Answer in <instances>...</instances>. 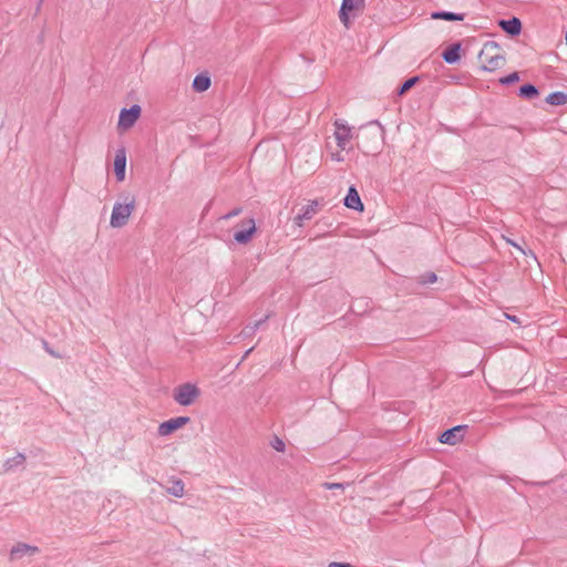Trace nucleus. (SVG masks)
I'll return each instance as SVG.
<instances>
[{"label":"nucleus","instance_id":"f257e3e1","mask_svg":"<svg viewBox=\"0 0 567 567\" xmlns=\"http://www.w3.org/2000/svg\"><path fill=\"white\" fill-rule=\"evenodd\" d=\"M478 56L483 61L481 70L485 72L501 69L506 61L501 47L494 41L486 42Z\"/></svg>","mask_w":567,"mask_h":567},{"label":"nucleus","instance_id":"f03ea898","mask_svg":"<svg viewBox=\"0 0 567 567\" xmlns=\"http://www.w3.org/2000/svg\"><path fill=\"white\" fill-rule=\"evenodd\" d=\"M122 203H115L113 206L110 224L114 228H121L128 221L130 216L135 209V196L131 194H124L121 196Z\"/></svg>","mask_w":567,"mask_h":567},{"label":"nucleus","instance_id":"7ed1b4c3","mask_svg":"<svg viewBox=\"0 0 567 567\" xmlns=\"http://www.w3.org/2000/svg\"><path fill=\"white\" fill-rule=\"evenodd\" d=\"M199 396V388L190 382L179 384L173 391V399L182 406L192 405Z\"/></svg>","mask_w":567,"mask_h":567},{"label":"nucleus","instance_id":"20e7f679","mask_svg":"<svg viewBox=\"0 0 567 567\" xmlns=\"http://www.w3.org/2000/svg\"><path fill=\"white\" fill-rule=\"evenodd\" d=\"M364 9V0H342L339 18L346 28L350 27L351 17L355 18Z\"/></svg>","mask_w":567,"mask_h":567},{"label":"nucleus","instance_id":"39448f33","mask_svg":"<svg viewBox=\"0 0 567 567\" xmlns=\"http://www.w3.org/2000/svg\"><path fill=\"white\" fill-rule=\"evenodd\" d=\"M141 106L137 104L132 105L130 109H122L120 112L118 127L127 130L132 127L141 116Z\"/></svg>","mask_w":567,"mask_h":567},{"label":"nucleus","instance_id":"423d86ee","mask_svg":"<svg viewBox=\"0 0 567 567\" xmlns=\"http://www.w3.org/2000/svg\"><path fill=\"white\" fill-rule=\"evenodd\" d=\"M190 422L189 416H177L164 421L158 426V434L167 436Z\"/></svg>","mask_w":567,"mask_h":567},{"label":"nucleus","instance_id":"0eeeda50","mask_svg":"<svg viewBox=\"0 0 567 567\" xmlns=\"http://www.w3.org/2000/svg\"><path fill=\"white\" fill-rule=\"evenodd\" d=\"M466 429V425H456L447 429L440 434L439 441L443 444L455 445L463 440Z\"/></svg>","mask_w":567,"mask_h":567},{"label":"nucleus","instance_id":"6e6552de","mask_svg":"<svg viewBox=\"0 0 567 567\" xmlns=\"http://www.w3.org/2000/svg\"><path fill=\"white\" fill-rule=\"evenodd\" d=\"M241 225L245 226L246 228L235 231L234 240L237 244L246 245L252 239V236L257 230L256 223H255L254 218H248V219L243 220Z\"/></svg>","mask_w":567,"mask_h":567},{"label":"nucleus","instance_id":"1a4fd4ad","mask_svg":"<svg viewBox=\"0 0 567 567\" xmlns=\"http://www.w3.org/2000/svg\"><path fill=\"white\" fill-rule=\"evenodd\" d=\"M334 126H336L334 136L337 140V145L341 150H346V145L349 142V140L351 138V127L349 125H347L346 123H343L341 120H337L334 122Z\"/></svg>","mask_w":567,"mask_h":567},{"label":"nucleus","instance_id":"9d476101","mask_svg":"<svg viewBox=\"0 0 567 567\" xmlns=\"http://www.w3.org/2000/svg\"><path fill=\"white\" fill-rule=\"evenodd\" d=\"M125 169H126V152L125 148H118L115 153L114 158V174L116 176L117 182H123L125 179Z\"/></svg>","mask_w":567,"mask_h":567},{"label":"nucleus","instance_id":"9b49d317","mask_svg":"<svg viewBox=\"0 0 567 567\" xmlns=\"http://www.w3.org/2000/svg\"><path fill=\"white\" fill-rule=\"evenodd\" d=\"M318 200H312L310 204L301 208V212L293 218V224L301 227L305 220H310L318 213Z\"/></svg>","mask_w":567,"mask_h":567},{"label":"nucleus","instance_id":"f8f14e48","mask_svg":"<svg viewBox=\"0 0 567 567\" xmlns=\"http://www.w3.org/2000/svg\"><path fill=\"white\" fill-rule=\"evenodd\" d=\"M343 204L346 207L357 210L363 212L364 205L360 198V195L355 188V186L351 185L348 189V194L343 199Z\"/></svg>","mask_w":567,"mask_h":567},{"label":"nucleus","instance_id":"ddd939ff","mask_svg":"<svg viewBox=\"0 0 567 567\" xmlns=\"http://www.w3.org/2000/svg\"><path fill=\"white\" fill-rule=\"evenodd\" d=\"M499 28L507 33L511 37H517L522 32V21L516 18L512 17L511 19H501L498 21Z\"/></svg>","mask_w":567,"mask_h":567},{"label":"nucleus","instance_id":"4468645a","mask_svg":"<svg viewBox=\"0 0 567 567\" xmlns=\"http://www.w3.org/2000/svg\"><path fill=\"white\" fill-rule=\"evenodd\" d=\"M39 553V548L37 546H31L25 543H18L10 550V560L14 561L21 559L25 555H34Z\"/></svg>","mask_w":567,"mask_h":567},{"label":"nucleus","instance_id":"2eb2a0df","mask_svg":"<svg viewBox=\"0 0 567 567\" xmlns=\"http://www.w3.org/2000/svg\"><path fill=\"white\" fill-rule=\"evenodd\" d=\"M461 42H454L442 52V59L449 64H455L461 60Z\"/></svg>","mask_w":567,"mask_h":567},{"label":"nucleus","instance_id":"dca6fc26","mask_svg":"<svg viewBox=\"0 0 567 567\" xmlns=\"http://www.w3.org/2000/svg\"><path fill=\"white\" fill-rule=\"evenodd\" d=\"M210 84V76L206 73H200L194 78L192 86L195 92L202 93L207 91Z\"/></svg>","mask_w":567,"mask_h":567},{"label":"nucleus","instance_id":"f3484780","mask_svg":"<svg viewBox=\"0 0 567 567\" xmlns=\"http://www.w3.org/2000/svg\"><path fill=\"white\" fill-rule=\"evenodd\" d=\"M431 18L434 20L445 21H463L465 18L464 13H455L451 11H434L431 13Z\"/></svg>","mask_w":567,"mask_h":567},{"label":"nucleus","instance_id":"a211bd4d","mask_svg":"<svg viewBox=\"0 0 567 567\" xmlns=\"http://www.w3.org/2000/svg\"><path fill=\"white\" fill-rule=\"evenodd\" d=\"M518 95L522 99L533 100L539 95V90L532 83H525L519 87Z\"/></svg>","mask_w":567,"mask_h":567},{"label":"nucleus","instance_id":"6ab92c4d","mask_svg":"<svg viewBox=\"0 0 567 567\" xmlns=\"http://www.w3.org/2000/svg\"><path fill=\"white\" fill-rule=\"evenodd\" d=\"M545 101L554 106L565 105L567 103V93L561 91L551 92L546 96Z\"/></svg>","mask_w":567,"mask_h":567},{"label":"nucleus","instance_id":"aec40b11","mask_svg":"<svg viewBox=\"0 0 567 567\" xmlns=\"http://www.w3.org/2000/svg\"><path fill=\"white\" fill-rule=\"evenodd\" d=\"M25 462V455L23 453H18L16 456L8 458L3 463L4 472L13 471L16 467L23 465Z\"/></svg>","mask_w":567,"mask_h":567},{"label":"nucleus","instance_id":"412c9836","mask_svg":"<svg viewBox=\"0 0 567 567\" xmlns=\"http://www.w3.org/2000/svg\"><path fill=\"white\" fill-rule=\"evenodd\" d=\"M420 76L419 75H415V76H411L409 78L408 80H405L398 89H396V94L399 96H402L404 95L408 91H410L416 83L420 82Z\"/></svg>","mask_w":567,"mask_h":567},{"label":"nucleus","instance_id":"4be33fe9","mask_svg":"<svg viewBox=\"0 0 567 567\" xmlns=\"http://www.w3.org/2000/svg\"><path fill=\"white\" fill-rule=\"evenodd\" d=\"M166 492L175 497H183L184 482L181 478L173 480L172 486L167 487Z\"/></svg>","mask_w":567,"mask_h":567},{"label":"nucleus","instance_id":"5701e85b","mask_svg":"<svg viewBox=\"0 0 567 567\" xmlns=\"http://www.w3.org/2000/svg\"><path fill=\"white\" fill-rule=\"evenodd\" d=\"M417 284L420 285H429L434 284L437 281V276L433 271H427L425 274H422L416 279Z\"/></svg>","mask_w":567,"mask_h":567},{"label":"nucleus","instance_id":"b1692460","mask_svg":"<svg viewBox=\"0 0 567 567\" xmlns=\"http://www.w3.org/2000/svg\"><path fill=\"white\" fill-rule=\"evenodd\" d=\"M267 319L268 316H265V318L254 322L252 324L246 326L241 333L244 334V337L252 336L256 332V330L260 327V324H262Z\"/></svg>","mask_w":567,"mask_h":567},{"label":"nucleus","instance_id":"393cba45","mask_svg":"<svg viewBox=\"0 0 567 567\" xmlns=\"http://www.w3.org/2000/svg\"><path fill=\"white\" fill-rule=\"evenodd\" d=\"M519 81V74L518 72H512L506 76H503L499 79V83L502 85H511L513 83H516Z\"/></svg>","mask_w":567,"mask_h":567},{"label":"nucleus","instance_id":"a878e982","mask_svg":"<svg viewBox=\"0 0 567 567\" xmlns=\"http://www.w3.org/2000/svg\"><path fill=\"white\" fill-rule=\"evenodd\" d=\"M271 446L278 452L285 451V443L278 436H275V439L271 441Z\"/></svg>","mask_w":567,"mask_h":567},{"label":"nucleus","instance_id":"bb28decb","mask_svg":"<svg viewBox=\"0 0 567 567\" xmlns=\"http://www.w3.org/2000/svg\"><path fill=\"white\" fill-rule=\"evenodd\" d=\"M243 212V208L241 207H235L234 209H231L229 213H227L226 215H224L221 218L223 219H230L233 217H236L238 216L240 213Z\"/></svg>","mask_w":567,"mask_h":567},{"label":"nucleus","instance_id":"cd10ccee","mask_svg":"<svg viewBox=\"0 0 567 567\" xmlns=\"http://www.w3.org/2000/svg\"><path fill=\"white\" fill-rule=\"evenodd\" d=\"M324 487L328 489H334V488L344 489V484H342V483H324Z\"/></svg>","mask_w":567,"mask_h":567},{"label":"nucleus","instance_id":"c85d7f7f","mask_svg":"<svg viewBox=\"0 0 567 567\" xmlns=\"http://www.w3.org/2000/svg\"><path fill=\"white\" fill-rule=\"evenodd\" d=\"M44 349L48 353H50L54 358H60V354L55 353L52 348L49 347V343L47 341H43Z\"/></svg>","mask_w":567,"mask_h":567},{"label":"nucleus","instance_id":"c756f323","mask_svg":"<svg viewBox=\"0 0 567 567\" xmlns=\"http://www.w3.org/2000/svg\"><path fill=\"white\" fill-rule=\"evenodd\" d=\"M506 317H507L511 321L519 323V319H518L516 316H509V315H506Z\"/></svg>","mask_w":567,"mask_h":567},{"label":"nucleus","instance_id":"7c9ffc66","mask_svg":"<svg viewBox=\"0 0 567 567\" xmlns=\"http://www.w3.org/2000/svg\"><path fill=\"white\" fill-rule=\"evenodd\" d=\"M369 124H375V125L380 126V128L383 131V126L381 125V123L378 120L371 121Z\"/></svg>","mask_w":567,"mask_h":567},{"label":"nucleus","instance_id":"2f4dec72","mask_svg":"<svg viewBox=\"0 0 567 567\" xmlns=\"http://www.w3.org/2000/svg\"><path fill=\"white\" fill-rule=\"evenodd\" d=\"M252 350H254V348L248 349V350L245 352V354H244L243 359L247 358V357L249 355V353H250Z\"/></svg>","mask_w":567,"mask_h":567},{"label":"nucleus","instance_id":"473e14b6","mask_svg":"<svg viewBox=\"0 0 567 567\" xmlns=\"http://www.w3.org/2000/svg\"><path fill=\"white\" fill-rule=\"evenodd\" d=\"M509 244H511V245H513L514 247H516V248H518V249H520V250H522V248H520L517 244H515V243H513V241H509Z\"/></svg>","mask_w":567,"mask_h":567},{"label":"nucleus","instance_id":"72a5a7b5","mask_svg":"<svg viewBox=\"0 0 567 567\" xmlns=\"http://www.w3.org/2000/svg\"><path fill=\"white\" fill-rule=\"evenodd\" d=\"M42 1H43V0H39V3H38V7H37V10H39V9H40V7H41V4H42Z\"/></svg>","mask_w":567,"mask_h":567},{"label":"nucleus","instance_id":"f704fd0d","mask_svg":"<svg viewBox=\"0 0 567 567\" xmlns=\"http://www.w3.org/2000/svg\"><path fill=\"white\" fill-rule=\"evenodd\" d=\"M334 158H336L337 161H339V162L343 159V158H342V157H340L339 155H336V157H334Z\"/></svg>","mask_w":567,"mask_h":567}]
</instances>
